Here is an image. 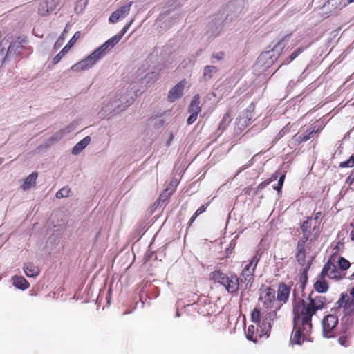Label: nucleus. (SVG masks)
I'll return each instance as SVG.
<instances>
[{
  "instance_id": "nucleus-1",
  "label": "nucleus",
  "mask_w": 354,
  "mask_h": 354,
  "mask_svg": "<svg viewBox=\"0 0 354 354\" xmlns=\"http://www.w3.org/2000/svg\"><path fill=\"white\" fill-rule=\"evenodd\" d=\"M292 313L294 328L290 343L301 345L304 341H310L312 317L316 313L309 303L303 299H298L294 301Z\"/></svg>"
},
{
  "instance_id": "nucleus-2",
  "label": "nucleus",
  "mask_w": 354,
  "mask_h": 354,
  "mask_svg": "<svg viewBox=\"0 0 354 354\" xmlns=\"http://www.w3.org/2000/svg\"><path fill=\"white\" fill-rule=\"evenodd\" d=\"M312 217L308 216L300 225L302 236L297 243L295 259L300 266L306 263V253L311 250L313 245L317 241L320 232L315 226L312 229Z\"/></svg>"
},
{
  "instance_id": "nucleus-3",
  "label": "nucleus",
  "mask_w": 354,
  "mask_h": 354,
  "mask_svg": "<svg viewBox=\"0 0 354 354\" xmlns=\"http://www.w3.org/2000/svg\"><path fill=\"white\" fill-rule=\"evenodd\" d=\"M251 320L257 324L250 325L245 333L248 340L257 342L261 337H268L270 334L272 324L267 319L261 317V310L258 308H254L251 313Z\"/></svg>"
},
{
  "instance_id": "nucleus-4",
  "label": "nucleus",
  "mask_w": 354,
  "mask_h": 354,
  "mask_svg": "<svg viewBox=\"0 0 354 354\" xmlns=\"http://www.w3.org/2000/svg\"><path fill=\"white\" fill-rule=\"evenodd\" d=\"M259 301L265 310L261 313V317L270 322H274L277 319V312L281 309V305L276 298L275 290L270 286L261 289Z\"/></svg>"
},
{
  "instance_id": "nucleus-5",
  "label": "nucleus",
  "mask_w": 354,
  "mask_h": 354,
  "mask_svg": "<svg viewBox=\"0 0 354 354\" xmlns=\"http://www.w3.org/2000/svg\"><path fill=\"white\" fill-rule=\"evenodd\" d=\"M209 279L223 286L230 294L236 293L239 291L240 278L234 273L227 274L220 270H216L209 274Z\"/></svg>"
},
{
  "instance_id": "nucleus-6",
  "label": "nucleus",
  "mask_w": 354,
  "mask_h": 354,
  "mask_svg": "<svg viewBox=\"0 0 354 354\" xmlns=\"http://www.w3.org/2000/svg\"><path fill=\"white\" fill-rule=\"evenodd\" d=\"M261 258V253L259 251H257L255 254L250 259V262L245 265L244 268L241 272L240 281L244 283H250L253 281L254 271L256 270L258 262Z\"/></svg>"
},
{
  "instance_id": "nucleus-7",
  "label": "nucleus",
  "mask_w": 354,
  "mask_h": 354,
  "mask_svg": "<svg viewBox=\"0 0 354 354\" xmlns=\"http://www.w3.org/2000/svg\"><path fill=\"white\" fill-rule=\"evenodd\" d=\"M334 258H330L324 266L322 272L319 274L321 279H324L328 277L332 279L339 280L345 277L346 273L340 271L339 268L337 267Z\"/></svg>"
},
{
  "instance_id": "nucleus-8",
  "label": "nucleus",
  "mask_w": 354,
  "mask_h": 354,
  "mask_svg": "<svg viewBox=\"0 0 354 354\" xmlns=\"http://www.w3.org/2000/svg\"><path fill=\"white\" fill-rule=\"evenodd\" d=\"M338 317L336 315H328L322 321L323 334L326 337L333 336V330L338 324Z\"/></svg>"
},
{
  "instance_id": "nucleus-9",
  "label": "nucleus",
  "mask_w": 354,
  "mask_h": 354,
  "mask_svg": "<svg viewBox=\"0 0 354 354\" xmlns=\"http://www.w3.org/2000/svg\"><path fill=\"white\" fill-rule=\"evenodd\" d=\"M97 51L93 52L90 55L71 67L72 70H86L92 67L100 59Z\"/></svg>"
},
{
  "instance_id": "nucleus-10",
  "label": "nucleus",
  "mask_w": 354,
  "mask_h": 354,
  "mask_svg": "<svg viewBox=\"0 0 354 354\" xmlns=\"http://www.w3.org/2000/svg\"><path fill=\"white\" fill-rule=\"evenodd\" d=\"M291 286L284 283H281L278 286L277 290V300L281 307L288 301Z\"/></svg>"
},
{
  "instance_id": "nucleus-11",
  "label": "nucleus",
  "mask_w": 354,
  "mask_h": 354,
  "mask_svg": "<svg viewBox=\"0 0 354 354\" xmlns=\"http://www.w3.org/2000/svg\"><path fill=\"white\" fill-rule=\"evenodd\" d=\"M186 84V80H182L174 86H173L169 91L167 95V100L170 102H174L176 100L179 99L182 95Z\"/></svg>"
},
{
  "instance_id": "nucleus-12",
  "label": "nucleus",
  "mask_w": 354,
  "mask_h": 354,
  "mask_svg": "<svg viewBox=\"0 0 354 354\" xmlns=\"http://www.w3.org/2000/svg\"><path fill=\"white\" fill-rule=\"evenodd\" d=\"M131 3L124 5L117 9L109 17V21L111 23H116L119 19L124 18L129 12Z\"/></svg>"
},
{
  "instance_id": "nucleus-13",
  "label": "nucleus",
  "mask_w": 354,
  "mask_h": 354,
  "mask_svg": "<svg viewBox=\"0 0 354 354\" xmlns=\"http://www.w3.org/2000/svg\"><path fill=\"white\" fill-rule=\"evenodd\" d=\"M308 300L310 307L314 309L315 313L317 310H322L326 304L327 301L326 297L323 296L313 297L311 295H309Z\"/></svg>"
},
{
  "instance_id": "nucleus-14",
  "label": "nucleus",
  "mask_w": 354,
  "mask_h": 354,
  "mask_svg": "<svg viewBox=\"0 0 354 354\" xmlns=\"http://www.w3.org/2000/svg\"><path fill=\"white\" fill-rule=\"evenodd\" d=\"M56 8L55 1H41L38 6V12L41 16H46L54 12Z\"/></svg>"
},
{
  "instance_id": "nucleus-15",
  "label": "nucleus",
  "mask_w": 354,
  "mask_h": 354,
  "mask_svg": "<svg viewBox=\"0 0 354 354\" xmlns=\"http://www.w3.org/2000/svg\"><path fill=\"white\" fill-rule=\"evenodd\" d=\"M38 177V174L36 171L32 172L28 175L24 180V183L21 185V188L24 191H27L33 187L36 184V180Z\"/></svg>"
},
{
  "instance_id": "nucleus-16",
  "label": "nucleus",
  "mask_w": 354,
  "mask_h": 354,
  "mask_svg": "<svg viewBox=\"0 0 354 354\" xmlns=\"http://www.w3.org/2000/svg\"><path fill=\"white\" fill-rule=\"evenodd\" d=\"M201 111V107L200 106V96L198 94H195L189 105L188 112L189 113L198 114Z\"/></svg>"
},
{
  "instance_id": "nucleus-17",
  "label": "nucleus",
  "mask_w": 354,
  "mask_h": 354,
  "mask_svg": "<svg viewBox=\"0 0 354 354\" xmlns=\"http://www.w3.org/2000/svg\"><path fill=\"white\" fill-rule=\"evenodd\" d=\"M176 187V182H174V184L173 182H171L170 184L167 186V187L159 196V201L162 203L167 201L170 198L171 194L175 192Z\"/></svg>"
},
{
  "instance_id": "nucleus-18",
  "label": "nucleus",
  "mask_w": 354,
  "mask_h": 354,
  "mask_svg": "<svg viewBox=\"0 0 354 354\" xmlns=\"http://www.w3.org/2000/svg\"><path fill=\"white\" fill-rule=\"evenodd\" d=\"M243 118L240 117L237 118L236 125H241L243 129H245L248 125L251 123L252 120V113L248 110L244 111L242 113Z\"/></svg>"
},
{
  "instance_id": "nucleus-19",
  "label": "nucleus",
  "mask_w": 354,
  "mask_h": 354,
  "mask_svg": "<svg viewBox=\"0 0 354 354\" xmlns=\"http://www.w3.org/2000/svg\"><path fill=\"white\" fill-rule=\"evenodd\" d=\"M335 12V8L330 4V1H326L322 8H319V15L323 18H327Z\"/></svg>"
},
{
  "instance_id": "nucleus-20",
  "label": "nucleus",
  "mask_w": 354,
  "mask_h": 354,
  "mask_svg": "<svg viewBox=\"0 0 354 354\" xmlns=\"http://www.w3.org/2000/svg\"><path fill=\"white\" fill-rule=\"evenodd\" d=\"M91 142V138L86 136L80 142H78L73 148L72 153L77 155L80 153Z\"/></svg>"
},
{
  "instance_id": "nucleus-21",
  "label": "nucleus",
  "mask_w": 354,
  "mask_h": 354,
  "mask_svg": "<svg viewBox=\"0 0 354 354\" xmlns=\"http://www.w3.org/2000/svg\"><path fill=\"white\" fill-rule=\"evenodd\" d=\"M14 286L21 290H26L29 287V283L21 276H15L12 278Z\"/></svg>"
},
{
  "instance_id": "nucleus-22",
  "label": "nucleus",
  "mask_w": 354,
  "mask_h": 354,
  "mask_svg": "<svg viewBox=\"0 0 354 354\" xmlns=\"http://www.w3.org/2000/svg\"><path fill=\"white\" fill-rule=\"evenodd\" d=\"M24 272L28 277H36L39 274V268L32 263H26L24 267Z\"/></svg>"
},
{
  "instance_id": "nucleus-23",
  "label": "nucleus",
  "mask_w": 354,
  "mask_h": 354,
  "mask_svg": "<svg viewBox=\"0 0 354 354\" xmlns=\"http://www.w3.org/2000/svg\"><path fill=\"white\" fill-rule=\"evenodd\" d=\"M307 48V46H301V47H299L298 48H297L290 55L289 57L286 58L283 62L282 64H281V65H283V64H288L289 63H290L292 61H293L295 59H296L297 57V56H299L301 53H303L306 49Z\"/></svg>"
},
{
  "instance_id": "nucleus-24",
  "label": "nucleus",
  "mask_w": 354,
  "mask_h": 354,
  "mask_svg": "<svg viewBox=\"0 0 354 354\" xmlns=\"http://www.w3.org/2000/svg\"><path fill=\"white\" fill-rule=\"evenodd\" d=\"M232 121L230 111H227L221 122H219L218 129L225 130L227 128L228 125Z\"/></svg>"
},
{
  "instance_id": "nucleus-25",
  "label": "nucleus",
  "mask_w": 354,
  "mask_h": 354,
  "mask_svg": "<svg viewBox=\"0 0 354 354\" xmlns=\"http://www.w3.org/2000/svg\"><path fill=\"white\" fill-rule=\"evenodd\" d=\"M218 68L214 66H206L204 67L203 77L205 80H209L212 77L214 73H216Z\"/></svg>"
},
{
  "instance_id": "nucleus-26",
  "label": "nucleus",
  "mask_w": 354,
  "mask_h": 354,
  "mask_svg": "<svg viewBox=\"0 0 354 354\" xmlns=\"http://www.w3.org/2000/svg\"><path fill=\"white\" fill-rule=\"evenodd\" d=\"M209 205V203H205L203 205H201L195 212L194 214H193V216L191 217L189 223H188V227H189L192 223H194V221L196 220V218L200 215L202 213H203L204 212H205L206 209L207 208Z\"/></svg>"
},
{
  "instance_id": "nucleus-27",
  "label": "nucleus",
  "mask_w": 354,
  "mask_h": 354,
  "mask_svg": "<svg viewBox=\"0 0 354 354\" xmlns=\"http://www.w3.org/2000/svg\"><path fill=\"white\" fill-rule=\"evenodd\" d=\"M314 288L318 292H325L328 289V284L324 280H319L317 281L315 285Z\"/></svg>"
},
{
  "instance_id": "nucleus-28",
  "label": "nucleus",
  "mask_w": 354,
  "mask_h": 354,
  "mask_svg": "<svg viewBox=\"0 0 354 354\" xmlns=\"http://www.w3.org/2000/svg\"><path fill=\"white\" fill-rule=\"evenodd\" d=\"M337 263L340 271H342L343 273H345L346 270H347L351 266L350 262L342 257L339 258Z\"/></svg>"
},
{
  "instance_id": "nucleus-29",
  "label": "nucleus",
  "mask_w": 354,
  "mask_h": 354,
  "mask_svg": "<svg viewBox=\"0 0 354 354\" xmlns=\"http://www.w3.org/2000/svg\"><path fill=\"white\" fill-rule=\"evenodd\" d=\"M319 131V129H317L315 130V129H310L308 130V132L305 134V135H303V136H299L297 137V141L301 143V142H306L307 140H308L309 139H310L311 138H313L314 136V135L317 133Z\"/></svg>"
},
{
  "instance_id": "nucleus-30",
  "label": "nucleus",
  "mask_w": 354,
  "mask_h": 354,
  "mask_svg": "<svg viewBox=\"0 0 354 354\" xmlns=\"http://www.w3.org/2000/svg\"><path fill=\"white\" fill-rule=\"evenodd\" d=\"M277 179V176L273 174L270 178L267 180L261 182L258 185L256 191L254 192V194H257L259 192L261 191L263 188H265L267 185H268L272 181Z\"/></svg>"
},
{
  "instance_id": "nucleus-31",
  "label": "nucleus",
  "mask_w": 354,
  "mask_h": 354,
  "mask_svg": "<svg viewBox=\"0 0 354 354\" xmlns=\"http://www.w3.org/2000/svg\"><path fill=\"white\" fill-rule=\"evenodd\" d=\"M70 48H67V46H65L62 50L53 58V64L54 65L58 64L60 60L65 56V55L69 51Z\"/></svg>"
},
{
  "instance_id": "nucleus-32",
  "label": "nucleus",
  "mask_w": 354,
  "mask_h": 354,
  "mask_svg": "<svg viewBox=\"0 0 354 354\" xmlns=\"http://www.w3.org/2000/svg\"><path fill=\"white\" fill-rule=\"evenodd\" d=\"M71 189L68 187H64L59 189L55 194L57 198L68 197L71 193Z\"/></svg>"
},
{
  "instance_id": "nucleus-33",
  "label": "nucleus",
  "mask_w": 354,
  "mask_h": 354,
  "mask_svg": "<svg viewBox=\"0 0 354 354\" xmlns=\"http://www.w3.org/2000/svg\"><path fill=\"white\" fill-rule=\"evenodd\" d=\"M111 49V46L106 44V41L95 51H97L98 56L102 58L106 53Z\"/></svg>"
},
{
  "instance_id": "nucleus-34",
  "label": "nucleus",
  "mask_w": 354,
  "mask_h": 354,
  "mask_svg": "<svg viewBox=\"0 0 354 354\" xmlns=\"http://www.w3.org/2000/svg\"><path fill=\"white\" fill-rule=\"evenodd\" d=\"M304 266H305V268H304V270L302 271V273H301V275L300 277L301 281H303L302 288H304V284H305V283L307 281V279H308L307 274H308V269L310 267V263H306H306H305V265Z\"/></svg>"
},
{
  "instance_id": "nucleus-35",
  "label": "nucleus",
  "mask_w": 354,
  "mask_h": 354,
  "mask_svg": "<svg viewBox=\"0 0 354 354\" xmlns=\"http://www.w3.org/2000/svg\"><path fill=\"white\" fill-rule=\"evenodd\" d=\"M340 168L353 167H354V155H352L347 160L339 162Z\"/></svg>"
},
{
  "instance_id": "nucleus-36",
  "label": "nucleus",
  "mask_w": 354,
  "mask_h": 354,
  "mask_svg": "<svg viewBox=\"0 0 354 354\" xmlns=\"http://www.w3.org/2000/svg\"><path fill=\"white\" fill-rule=\"evenodd\" d=\"M81 37V32L80 31H77L75 32L72 38L68 41V44L66 45L67 48H71L77 39H79Z\"/></svg>"
},
{
  "instance_id": "nucleus-37",
  "label": "nucleus",
  "mask_w": 354,
  "mask_h": 354,
  "mask_svg": "<svg viewBox=\"0 0 354 354\" xmlns=\"http://www.w3.org/2000/svg\"><path fill=\"white\" fill-rule=\"evenodd\" d=\"M351 336L348 335H342L338 338V342L343 346H348L350 345Z\"/></svg>"
},
{
  "instance_id": "nucleus-38",
  "label": "nucleus",
  "mask_w": 354,
  "mask_h": 354,
  "mask_svg": "<svg viewBox=\"0 0 354 354\" xmlns=\"http://www.w3.org/2000/svg\"><path fill=\"white\" fill-rule=\"evenodd\" d=\"M120 39L121 36L115 35L106 41V44H108L112 48L120 41Z\"/></svg>"
},
{
  "instance_id": "nucleus-39",
  "label": "nucleus",
  "mask_w": 354,
  "mask_h": 354,
  "mask_svg": "<svg viewBox=\"0 0 354 354\" xmlns=\"http://www.w3.org/2000/svg\"><path fill=\"white\" fill-rule=\"evenodd\" d=\"M75 122H72L69 125H68L65 129H61L57 133V135L59 137H62L64 134H65L66 133H69L71 132L75 127Z\"/></svg>"
},
{
  "instance_id": "nucleus-40",
  "label": "nucleus",
  "mask_w": 354,
  "mask_h": 354,
  "mask_svg": "<svg viewBox=\"0 0 354 354\" xmlns=\"http://www.w3.org/2000/svg\"><path fill=\"white\" fill-rule=\"evenodd\" d=\"M284 179H285V175L283 174L279 178L278 184H277V185L274 187V189L277 190L278 192H280L281 191V189L283 187Z\"/></svg>"
},
{
  "instance_id": "nucleus-41",
  "label": "nucleus",
  "mask_w": 354,
  "mask_h": 354,
  "mask_svg": "<svg viewBox=\"0 0 354 354\" xmlns=\"http://www.w3.org/2000/svg\"><path fill=\"white\" fill-rule=\"evenodd\" d=\"M224 57H225L224 52H219V53H214L212 55V57L214 58V59H217L218 61L223 60Z\"/></svg>"
},
{
  "instance_id": "nucleus-42",
  "label": "nucleus",
  "mask_w": 354,
  "mask_h": 354,
  "mask_svg": "<svg viewBox=\"0 0 354 354\" xmlns=\"http://www.w3.org/2000/svg\"><path fill=\"white\" fill-rule=\"evenodd\" d=\"M198 115L195 113H190V115L187 118V124L189 125L192 124L197 119Z\"/></svg>"
},
{
  "instance_id": "nucleus-43",
  "label": "nucleus",
  "mask_w": 354,
  "mask_h": 354,
  "mask_svg": "<svg viewBox=\"0 0 354 354\" xmlns=\"http://www.w3.org/2000/svg\"><path fill=\"white\" fill-rule=\"evenodd\" d=\"M133 21V19L127 24H126L122 29L120 34H118V36H121V38L123 37V35L127 32L128 29L129 28L131 23Z\"/></svg>"
},
{
  "instance_id": "nucleus-44",
  "label": "nucleus",
  "mask_w": 354,
  "mask_h": 354,
  "mask_svg": "<svg viewBox=\"0 0 354 354\" xmlns=\"http://www.w3.org/2000/svg\"><path fill=\"white\" fill-rule=\"evenodd\" d=\"M291 35H292V34L290 33V34H288V35H287L284 36V37H283V38H282L279 41H278V42L277 43V44L274 46V49H273V50H274L277 46H280V44H281V43H282L283 41H285V40H286V39H288L290 38V37L291 36Z\"/></svg>"
},
{
  "instance_id": "nucleus-45",
  "label": "nucleus",
  "mask_w": 354,
  "mask_h": 354,
  "mask_svg": "<svg viewBox=\"0 0 354 354\" xmlns=\"http://www.w3.org/2000/svg\"><path fill=\"white\" fill-rule=\"evenodd\" d=\"M86 1L84 2V3H83L82 5L81 4V5L80 6V9L78 8V6H75V8H74V9H75V12L76 13H80V12H81L82 11L83 8L86 6Z\"/></svg>"
},
{
  "instance_id": "nucleus-46",
  "label": "nucleus",
  "mask_w": 354,
  "mask_h": 354,
  "mask_svg": "<svg viewBox=\"0 0 354 354\" xmlns=\"http://www.w3.org/2000/svg\"><path fill=\"white\" fill-rule=\"evenodd\" d=\"M252 190V188L251 187H247L243 189L242 192L245 195L250 196Z\"/></svg>"
},
{
  "instance_id": "nucleus-47",
  "label": "nucleus",
  "mask_w": 354,
  "mask_h": 354,
  "mask_svg": "<svg viewBox=\"0 0 354 354\" xmlns=\"http://www.w3.org/2000/svg\"><path fill=\"white\" fill-rule=\"evenodd\" d=\"M353 182H354V176H353L352 175L348 176L346 180V183L351 185L353 184Z\"/></svg>"
},
{
  "instance_id": "nucleus-48",
  "label": "nucleus",
  "mask_w": 354,
  "mask_h": 354,
  "mask_svg": "<svg viewBox=\"0 0 354 354\" xmlns=\"http://www.w3.org/2000/svg\"><path fill=\"white\" fill-rule=\"evenodd\" d=\"M321 216H322L321 212H316V213H315L314 219L318 220L321 217Z\"/></svg>"
},
{
  "instance_id": "nucleus-49",
  "label": "nucleus",
  "mask_w": 354,
  "mask_h": 354,
  "mask_svg": "<svg viewBox=\"0 0 354 354\" xmlns=\"http://www.w3.org/2000/svg\"><path fill=\"white\" fill-rule=\"evenodd\" d=\"M351 237L352 240H354V227H353V230L351 231Z\"/></svg>"
},
{
  "instance_id": "nucleus-50",
  "label": "nucleus",
  "mask_w": 354,
  "mask_h": 354,
  "mask_svg": "<svg viewBox=\"0 0 354 354\" xmlns=\"http://www.w3.org/2000/svg\"><path fill=\"white\" fill-rule=\"evenodd\" d=\"M4 159L3 158H0V165L3 162Z\"/></svg>"
},
{
  "instance_id": "nucleus-51",
  "label": "nucleus",
  "mask_w": 354,
  "mask_h": 354,
  "mask_svg": "<svg viewBox=\"0 0 354 354\" xmlns=\"http://www.w3.org/2000/svg\"><path fill=\"white\" fill-rule=\"evenodd\" d=\"M130 313V312H129V311H125V312L123 313V315H127V314H128V313Z\"/></svg>"
},
{
  "instance_id": "nucleus-52",
  "label": "nucleus",
  "mask_w": 354,
  "mask_h": 354,
  "mask_svg": "<svg viewBox=\"0 0 354 354\" xmlns=\"http://www.w3.org/2000/svg\"><path fill=\"white\" fill-rule=\"evenodd\" d=\"M58 46V44H55V47Z\"/></svg>"
},
{
  "instance_id": "nucleus-53",
  "label": "nucleus",
  "mask_w": 354,
  "mask_h": 354,
  "mask_svg": "<svg viewBox=\"0 0 354 354\" xmlns=\"http://www.w3.org/2000/svg\"><path fill=\"white\" fill-rule=\"evenodd\" d=\"M58 46V44H55V47Z\"/></svg>"
},
{
  "instance_id": "nucleus-54",
  "label": "nucleus",
  "mask_w": 354,
  "mask_h": 354,
  "mask_svg": "<svg viewBox=\"0 0 354 354\" xmlns=\"http://www.w3.org/2000/svg\"><path fill=\"white\" fill-rule=\"evenodd\" d=\"M352 277L354 278V272L352 274Z\"/></svg>"
}]
</instances>
